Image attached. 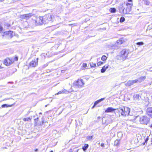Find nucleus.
<instances>
[{
  "label": "nucleus",
  "instance_id": "nucleus-24",
  "mask_svg": "<svg viewBox=\"0 0 152 152\" xmlns=\"http://www.w3.org/2000/svg\"><path fill=\"white\" fill-rule=\"evenodd\" d=\"M66 91H65V90L61 91H59L57 93L55 94V95H57L58 94H61L62 93H65V92Z\"/></svg>",
  "mask_w": 152,
  "mask_h": 152
},
{
  "label": "nucleus",
  "instance_id": "nucleus-4",
  "mask_svg": "<svg viewBox=\"0 0 152 152\" xmlns=\"http://www.w3.org/2000/svg\"><path fill=\"white\" fill-rule=\"evenodd\" d=\"M129 52L128 51L125 49L122 50L119 53V56L120 58L122 60L125 59L127 57Z\"/></svg>",
  "mask_w": 152,
  "mask_h": 152
},
{
  "label": "nucleus",
  "instance_id": "nucleus-19",
  "mask_svg": "<svg viewBox=\"0 0 152 152\" xmlns=\"http://www.w3.org/2000/svg\"><path fill=\"white\" fill-rule=\"evenodd\" d=\"M88 147V144H85L84 146L82 147L83 150L85 151Z\"/></svg>",
  "mask_w": 152,
  "mask_h": 152
},
{
  "label": "nucleus",
  "instance_id": "nucleus-35",
  "mask_svg": "<svg viewBox=\"0 0 152 152\" xmlns=\"http://www.w3.org/2000/svg\"><path fill=\"white\" fill-rule=\"evenodd\" d=\"M93 138V136H88L87 137V138L88 139V140H90L91 139Z\"/></svg>",
  "mask_w": 152,
  "mask_h": 152
},
{
  "label": "nucleus",
  "instance_id": "nucleus-22",
  "mask_svg": "<svg viewBox=\"0 0 152 152\" xmlns=\"http://www.w3.org/2000/svg\"><path fill=\"white\" fill-rule=\"evenodd\" d=\"M12 105H8L7 104H4L2 105L1 107L2 108H4V107H11L12 106Z\"/></svg>",
  "mask_w": 152,
  "mask_h": 152
},
{
  "label": "nucleus",
  "instance_id": "nucleus-25",
  "mask_svg": "<svg viewBox=\"0 0 152 152\" xmlns=\"http://www.w3.org/2000/svg\"><path fill=\"white\" fill-rule=\"evenodd\" d=\"M119 141L117 140H115V141L114 145L115 146H118L119 145Z\"/></svg>",
  "mask_w": 152,
  "mask_h": 152
},
{
  "label": "nucleus",
  "instance_id": "nucleus-37",
  "mask_svg": "<svg viewBox=\"0 0 152 152\" xmlns=\"http://www.w3.org/2000/svg\"><path fill=\"white\" fill-rule=\"evenodd\" d=\"M140 79L142 80V81L145 80L146 78V77L145 76H142L140 77Z\"/></svg>",
  "mask_w": 152,
  "mask_h": 152
},
{
  "label": "nucleus",
  "instance_id": "nucleus-6",
  "mask_svg": "<svg viewBox=\"0 0 152 152\" xmlns=\"http://www.w3.org/2000/svg\"><path fill=\"white\" fill-rule=\"evenodd\" d=\"M75 86H77L78 87L80 88L83 87L84 84L83 80L78 79L77 81L74 83Z\"/></svg>",
  "mask_w": 152,
  "mask_h": 152
},
{
  "label": "nucleus",
  "instance_id": "nucleus-14",
  "mask_svg": "<svg viewBox=\"0 0 152 152\" xmlns=\"http://www.w3.org/2000/svg\"><path fill=\"white\" fill-rule=\"evenodd\" d=\"M147 113L152 118V107L148 108L147 109Z\"/></svg>",
  "mask_w": 152,
  "mask_h": 152
},
{
  "label": "nucleus",
  "instance_id": "nucleus-23",
  "mask_svg": "<svg viewBox=\"0 0 152 152\" xmlns=\"http://www.w3.org/2000/svg\"><path fill=\"white\" fill-rule=\"evenodd\" d=\"M43 18V22H44L43 23L46 24L48 23V21L46 20V19L47 18H45V15L44 16Z\"/></svg>",
  "mask_w": 152,
  "mask_h": 152
},
{
  "label": "nucleus",
  "instance_id": "nucleus-50",
  "mask_svg": "<svg viewBox=\"0 0 152 152\" xmlns=\"http://www.w3.org/2000/svg\"><path fill=\"white\" fill-rule=\"evenodd\" d=\"M151 144H152V139H151Z\"/></svg>",
  "mask_w": 152,
  "mask_h": 152
},
{
  "label": "nucleus",
  "instance_id": "nucleus-1",
  "mask_svg": "<svg viewBox=\"0 0 152 152\" xmlns=\"http://www.w3.org/2000/svg\"><path fill=\"white\" fill-rule=\"evenodd\" d=\"M117 110L119 113H121L122 116H126L128 115H132L130 114V109L127 107H120L117 109Z\"/></svg>",
  "mask_w": 152,
  "mask_h": 152
},
{
  "label": "nucleus",
  "instance_id": "nucleus-18",
  "mask_svg": "<svg viewBox=\"0 0 152 152\" xmlns=\"http://www.w3.org/2000/svg\"><path fill=\"white\" fill-rule=\"evenodd\" d=\"M143 2L144 4L147 5H149L150 4V2L147 0H143Z\"/></svg>",
  "mask_w": 152,
  "mask_h": 152
},
{
  "label": "nucleus",
  "instance_id": "nucleus-52",
  "mask_svg": "<svg viewBox=\"0 0 152 152\" xmlns=\"http://www.w3.org/2000/svg\"><path fill=\"white\" fill-rule=\"evenodd\" d=\"M1 68H2V67H1V66H0V69H1Z\"/></svg>",
  "mask_w": 152,
  "mask_h": 152
},
{
  "label": "nucleus",
  "instance_id": "nucleus-30",
  "mask_svg": "<svg viewBox=\"0 0 152 152\" xmlns=\"http://www.w3.org/2000/svg\"><path fill=\"white\" fill-rule=\"evenodd\" d=\"M125 18L124 17H122L121 18L120 20V21L121 23H122L125 20Z\"/></svg>",
  "mask_w": 152,
  "mask_h": 152
},
{
  "label": "nucleus",
  "instance_id": "nucleus-16",
  "mask_svg": "<svg viewBox=\"0 0 152 152\" xmlns=\"http://www.w3.org/2000/svg\"><path fill=\"white\" fill-rule=\"evenodd\" d=\"M116 110V109H114L112 107H108L105 110V112L106 113H108L112 112L113 111Z\"/></svg>",
  "mask_w": 152,
  "mask_h": 152
},
{
  "label": "nucleus",
  "instance_id": "nucleus-8",
  "mask_svg": "<svg viewBox=\"0 0 152 152\" xmlns=\"http://www.w3.org/2000/svg\"><path fill=\"white\" fill-rule=\"evenodd\" d=\"M33 14L32 13L21 15L20 16V18L21 19L27 20L31 17Z\"/></svg>",
  "mask_w": 152,
  "mask_h": 152
},
{
  "label": "nucleus",
  "instance_id": "nucleus-34",
  "mask_svg": "<svg viewBox=\"0 0 152 152\" xmlns=\"http://www.w3.org/2000/svg\"><path fill=\"white\" fill-rule=\"evenodd\" d=\"M135 80L137 81V83L138 82H139L140 83H141L142 82V80L140 79V78H139L138 79H136Z\"/></svg>",
  "mask_w": 152,
  "mask_h": 152
},
{
  "label": "nucleus",
  "instance_id": "nucleus-3",
  "mask_svg": "<svg viewBox=\"0 0 152 152\" xmlns=\"http://www.w3.org/2000/svg\"><path fill=\"white\" fill-rule=\"evenodd\" d=\"M132 0H128V2H125L126 4L125 6L126 7V11L124 12L125 13H129L132 6Z\"/></svg>",
  "mask_w": 152,
  "mask_h": 152
},
{
  "label": "nucleus",
  "instance_id": "nucleus-39",
  "mask_svg": "<svg viewBox=\"0 0 152 152\" xmlns=\"http://www.w3.org/2000/svg\"><path fill=\"white\" fill-rule=\"evenodd\" d=\"M83 65L84 67L86 68L87 66V64L86 63H84L83 64Z\"/></svg>",
  "mask_w": 152,
  "mask_h": 152
},
{
  "label": "nucleus",
  "instance_id": "nucleus-41",
  "mask_svg": "<svg viewBox=\"0 0 152 152\" xmlns=\"http://www.w3.org/2000/svg\"><path fill=\"white\" fill-rule=\"evenodd\" d=\"M38 118H37L34 119V120L35 121V122L37 123V121H38Z\"/></svg>",
  "mask_w": 152,
  "mask_h": 152
},
{
  "label": "nucleus",
  "instance_id": "nucleus-11",
  "mask_svg": "<svg viewBox=\"0 0 152 152\" xmlns=\"http://www.w3.org/2000/svg\"><path fill=\"white\" fill-rule=\"evenodd\" d=\"M5 35H7L11 38L13 36V32L11 31H6L4 33L2 36H4Z\"/></svg>",
  "mask_w": 152,
  "mask_h": 152
},
{
  "label": "nucleus",
  "instance_id": "nucleus-2",
  "mask_svg": "<svg viewBox=\"0 0 152 152\" xmlns=\"http://www.w3.org/2000/svg\"><path fill=\"white\" fill-rule=\"evenodd\" d=\"M139 121L141 124L147 125L149 122L150 118L147 116H142L139 117Z\"/></svg>",
  "mask_w": 152,
  "mask_h": 152
},
{
  "label": "nucleus",
  "instance_id": "nucleus-9",
  "mask_svg": "<svg viewBox=\"0 0 152 152\" xmlns=\"http://www.w3.org/2000/svg\"><path fill=\"white\" fill-rule=\"evenodd\" d=\"M38 58H37L36 59H34L32 60L29 64L30 66L33 67H36L38 64Z\"/></svg>",
  "mask_w": 152,
  "mask_h": 152
},
{
  "label": "nucleus",
  "instance_id": "nucleus-15",
  "mask_svg": "<svg viewBox=\"0 0 152 152\" xmlns=\"http://www.w3.org/2000/svg\"><path fill=\"white\" fill-rule=\"evenodd\" d=\"M105 99V98H101V99L95 101V102H94V105L92 107V109L94 108V107L96 105L98 104L99 102H101L103 100H104V99Z\"/></svg>",
  "mask_w": 152,
  "mask_h": 152
},
{
  "label": "nucleus",
  "instance_id": "nucleus-48",
  "mask_svg": "<svg viewBox=\"0 0 152 152\" xmlns=\"http://www.w3.org/2000/svg\"><path fill=\"white\" fill-rule=\"evenodd\" d=\"M4 1V0H0V1Z\"/></svg>",
  "mask_w": 152,
  "mask_h": 152
},
{
  "label": "nucleus",
  "instance_id": "nucleus-42",
  "mask_svg": "<svg viewBox=\"0 0 152 152\" xmlns=\"http://www.w3.org/2000/svg\"><path fill=\"white\" fill-rule=\"evenodd\" d=\"M101 147H104V143H102L101 144Z\"/></svg>",
  "mask_w": 152,
  "mask_h": 152
},
{
  "label": "nucleus",
  "instance_id": "nucleus-12",
  "mask_svg": "<svg viewBox=\"0 0 152 152\" xmlns=\"http://www.w3.org/2000/svg\"><path fill=\"white\" fill-rule=\"evenodd\" d=\"M45 18H47L49 22H52L53 19V16L50 14H48L45 15Z\"/></svg>",
  "mask_w": 152,
  "mask_h": 152
},
{
  "label": "nucleus",
  "instance_id": "nucleus-26",
  "mask_svg": "<svg viewBox=\"0 0 152 152\" xmlns=\"http://www.w3.org/2000/svg\"><path fill=\"white\" fill-rule=\"evenodd\" d=\"M110 10L111 12L114 13L116 12V10L115 8H111L110 9Z\"/></svg>",
  "mask_w": 152,
  "mask_h": 152
},
{
  "label": "nucleus",
  "instance_id": "nucleus-17",
  "mask_svg": "<svg viewBox=\"0 0 152 152\" xmlns=\"http://www.w3.org/2000/svg\"><path fill=\"white\" fill-rule=\"evenodd\" d=\"M109 67V65H104L102 69L101 70V72L102 73L104 72L106 69H107Z\"/></svg>",
  "mask_w": 152,
  "mask_h": 152
},
{
  "label": "nucleus",
  "instance_id": "nucleus-46",
  "mask_svg": "<svg viewBox=\"0 0 152 152\" xmlns=\"http://www.w3.org/2000/svg\"><path fill=\"white\" fill-rule=\"evenodd\" d=\"M137 117H138V116L135 117L134 116V119H135Z\"/></svg>",
  "mask_w": 152,
  "mask_h": 152
},
{
  "label": "nucleus",
  "instance_id": "nucleus-13",
  "mask_svg": "<svg viewBox=\"0 0 152 152\" xmlns=\"http://www.w3.org/2000/svg\"><path fill=\"white\" fill-rule=\"evenodd\" d=\"M137 83V81L135 80H129L125 84L126 86H130L134 84Z\"/></svg>",
  "mask_w": 152,
  "mask_h": 152
},
{
  "label": "nucleus",
  "instance_id": "nucleus-29",
  "mask_svg": "<svg viewBox=\"0 0 152 152\" xmlns=\"http://www.w3.org/2000/svg\"><path fill=\"white\" fill-rule=\"evenodd\" d=\"M4 31L3 28L1 24H0V33H2Z\"/></svg>",
  "mask_w": 152,
  "mask_h": 152
},
{
  "label": "nucleus",
  "instance_id": "nucleus-44",
  "mask_svg": "<svg viewBox=\"0 0 152 152\" xmlns=\"http://www.w3.org/2000/svg\"><path fill=\"white\" fill-rule=\"evenodd\" d=\"M6 25L8 27H10V24H6Z\"/></svg>",
  "mask_w": 152,
  "mask_h": 152
},
{
  "label": "nucleus",
  "instance_id": "nucleus-27",
  "mask_svg": "<svg viewBox=\"0 0 152 152\" xmlns=\"http://www.w3.org/2000/svg\"><path fill=\"white\" fill-rule=\"evenodd\" d=\"M90 65L92 67H95L96 66V64L95 63L93 62L90 63Z\"/></svg>",
  "mask_w": 152,
  "mask_h": 152
},
{
  "label": "nucleus",
  "instance_id": "nucleus-31",
  "mask_svg": "<svg viewBox=\"0 0 152 152\" xmlns=\"http://www.w3.org/2000/svg\"><path fill=\"white\" fill-rule=\"evenodd\" d=\"M103 63H104V62H103L100 61L99 62H98L97 63V65L98 66H101V65L102 64H103Z\"/></svg>",
  "mask_w": 152,
  "mask_h": 152
},
{
  "label": "nucleus",
  "instance_id": "nucleus-36",
  "mask_svg": "<svg viewBox=\"0 0 152 152\" xmlns=\"http://www.w3.org/2000/svg\"><path fill=\"white\" fill-rule=\"evenodd\" d=\"M149 140V138H148V136L146 138V139H145V143L144 144V145L145 144V143H147V142L148 141V140Z\"/></svg>",
  "mask_w": 152,
  "mask_h": 152
},
{
  "label": "nucleus",
  "instance_id": "nucleus-51",
  "mask_svg": "<svg viewBox=\"0 0 152 152\" xmlns=\"http://www.w3.org/2000/svg\"><path fill=\"white\" fill-rule=\"evenodd\" d=\"M50 152H53V151H50Z\"/></svg>",
  "mask_w": 152,
  "mask_h": 152
},
{
  "label": "nucleus",
  "instance_id": "nucleus-7",
  "mask_svg": "<svg viewBox=\"0 0 152 152\" xmlns=\"http://www.w3.org/2000/svg\"><path fill=\"white\" fill-rule=\"evenodd\" d=\"M34 22L37 25H42L44 23L43 17H40L37 18L36 20H34Z\"/></svg>",
  "mask_w": 152,
  "mask_h": 152
},
{
  "label": "nucleus",
  "instance_id": "nucleus-10",
  "mask_svg": "<svg viewBox=\"0 0 152 152\" xmlns=\"http://www.w3.org/2000/svg\"><path fill=\"white\" fill-rule=\"evenodd\" d=\"M13 63L12 60L7 58L4 60V64L7 66H10L11 64Z\"/></svg>",
  "mask_w": 152,
  "mask_h": 152
},
{
  "label": "nucleus",
  "instance_id": "nucleus-20",
  "mask_svg": "<svg viewBox=\"0 0 152 152\" xmlns=\"http://www.w3.org/2000/svg\"><path fill=\"white\" fill-rule=\"evenodd\" d=\"M31 118H30V117L28 118H23V120L25 121H31Z\"/></svg>",
  "mask_w": 152,
  "mask_h": 152
},
{
  "label": "nucleus",
  "instance_id": "nucleus-28",
  "mask_svg": "<svg viewBox=\"0 0 152 152\" xmlns=\"http://www.w3.org/2000/svg\"><path fill=\"white\" fill-rule=\"evenodd\" d=\"M107 57L105 55L103 56L101 58V59L103 61H105L107 60Z\"/></svg>",
  "mask_w": 152,
  "mask_h": 152
},
{
  "label": "nucleus",
  "instance_id": "nucleus-43",
  "mask_svg": "<svg viewBox=\"0 0 152 152\" xmlns=\"http://www.w3.org/2000/svg\"><path fill=\"white\" fill-rule=\"evenodd\" d=\"M147 70L150 71H152V68H149L148 70L147 69Z\"/></svg>",
  "mask_w": 152,
  "mask_h": 152
},
{
  "label": "nucleus",
  "instance_id": "nucleus-33",
  "mask_svg": "<svg viewBox=\"0 0 152 152\" xmlns=\"http://www.w3.org/2000/svg\"><path fill=\"white\" fill-rule=\"evenodd\" d=\"M144 43L142 42H139L137 43V44L138 45H143Z\"/></svg>",
  "mask_w": 152,
  "mask_h": 152
},
{
  "label": "nucleus",
  "instance_id": "nucleus-40",
  "mask_svg": "<svg viewBox=\"0 0 152 152\" xmlns=\"http://www.w3.org/2000/svg\"><path fill=\"white\" fill-rule=\"evenodd\" d=\"M18 59V58L17 57H16L14 58V60L15 61H17Z\"/></svg>",
  "mask_w": 152,
  "mask_h": 152
},
{
  "label": "nucleus",
  "instance_id": "nucleus-45",
  "mask_svg": "<svg viewBox=\"0 0 152 152\" xmlns=\"http://www.w3.org/2000/svg\"><path fill=\"white\" fill-rule=\"evenodd\" d=\"M38 151V149H36L35 150V151L37 152V151Z\"/></svg>",
  "mask_w": 152,
  "mask_h": 152
},
{
  "label": "nucleus",
  "instance_id": "nucleus-38",
  "mask_svg": "<svg viewBox=\"0 0 152 152\" xmlns=\"http://www.w3.org/2000/svg\"><path fill=\"white\" fill-rule=\"evenodd\" d=\"M118 0H113L112 3H113V4H115L118 2Z\"/></svg>",
  "mask_w": 152,
  "mask_h": 152
},
{
  "label": "nucleus",
  "instance_id": "nucleus-32",
  "mask_svg": "<svg viewBox=\"0 0 152 152\" xmlns=\"http://www.w3.org/2000/svg\"><path fill=\"white\" fill-rule=\"evenodd\" d=\"M140 95L137 94H136L134 96V97L135 99H138Z\"/></svg>",
  "mask_w": 152,
  "mask_h": 152
},
{
  "label": "nucleus",
  "instance_id": "nucleus-5",
  "mask_svg": "<svg viewBox=\"0 0 152 152\" xmlns=\"http://www.w3.org/2000/svg\"><path fill=\"white\" fill-rule=\"evenodd\" d=\"M126 4L125 2L122 3L118 7V9L119 10V12L121 13H123L124 14H127V13H125L124 12L126 11V9L125 10Z\"/></svg>",
  "mask_w": 152,
  "mask_h": 152
},
{
  "label": "nucleus",
  "instance_id": "nucleus-49",
  "mask_svg": "<svg viewBox=\"0 0 152 152\" xmlns=\"http://www.w3.org/2000/svg\"><path fill=\"white\" fill-rule=\"evenodd\" d=\"M151 127L152 128V124L151 126Z\"/></svg>",
  "mask_w": 152,
  "mask_h": 152
},
{
  "label": "nucleus",
  "instance_id": "nucleus-53",
  "mask_svg": "<svg viewBox=\"0 0 152 152\" xmlns=\"http://www.w3.org/2000/svg\"><path fill=\"white\" fill-rule=\"evenodd\" d=\"M42 114V113H39V114Z\"/></svg>",
  "mask_w": 152,
  "mask_h": 152
},
{
  "label": "nucleus",
  "instance_id": "nucleus-47",
  "mask_svg": "<svg viewBox=\"0 0 152 152\" xmlns=\"http://www.w3.org/2000/svg\"><path fill=\"white\" fill-rule=\"evenodd\" d=\"M46 20L48 21V23H49V21H48V19H46Z\"/></svg>",
  "mask_w": 152,
  "mask_h": 152
},
{
  "label": "nucleus",
  "instance_id": "nucleus-21",
  "mask_svg": "<svg viewBox=\"0 0 152 152\" xmlns=\"http://www.w3.org/2000/svg\"><path fill=\"white\" fill-rule=\"evenodd\" d=\"M116 42L118 45H120L123 43V41L122 39H119Z\"/></svg>",
  "mask_w": 152,
  "mask_h": 152
}]
</instances>
